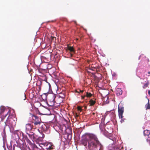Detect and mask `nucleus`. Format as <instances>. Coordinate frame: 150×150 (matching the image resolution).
Instances as JSON below:
<instances>
[{
  "mask_svg": "<svg viewBox=\"0 0 150 150\" xmlns=\"http://www.w3.org/2000/svg\"><path fill=\"white\" fill-rule=\"evenodd\" d=\"M86 137L88 138V139H83L81 142L84 146L87 145V142H88V148L90 150H94L98 146H100L101 149L102 145L99 141L97 136L95 134H87Z\"/></svg>",
  "mask_w": 150,
  "mask_h": 150,
  "instance_id": "f257e3e1",
  "label": "nucleus"
},
{
  "mask_svg": "<svg viewBox=\"0 0 150 150\" xmlns=\"http://www.w3.org/2000/svg\"><path fill=\"white\" fill-rule=\"evenodd\" d=\"M16 118L14 119L13 118H10L9 119L7 120L5 123V125H8L10 127L14 128L15 127L16 125Z\"/></svg>",
  "mask_w": 150,
  "mask_h": 150,
  "instance_id": "f03ea898",
  "label": "nucleus"
},
{
  "mask_svg": "<svg viewBox=\"0 0 150 150\" xmlns=\"http://www.w3.org/2000/svg\"><path fill=\"white\" fill-rule=\"evenodd\" d=\"M124 111V108L122 106H121L119 104L118 105V112L119 117V118L121 119L120 122L121 123L124 122V120L122 119L123 117V114Z\"/></svg>",
  "mask_w": 150,
  "mask_h": 150,
  "instance_id": "7ed1b4c3",
  "label": "nucleus"
},
{
  "mask_svg": "<svg viewBox=\"0 0 150 150\" xmlns=\"http://www.w3.org/2000/svg\"><path fill=\"white\" fill-rule=\"evenodd\" d=\"M39 145L41 147L43 146L41 145L46 146H47L46 149L47 150H53L54 148V146L51 143H49L47 144L46 143H40Z\"/></svg>",
  "mask_w": 150,
  "mask_h": 150,
  "instance_id": "20e7f679",
  "label": "nucleus"
},
{
  "mask_svg": "<svg viewBox=\"0 0 150 150\" xmlns=\"http://www.w3.org/2000/svg\"><path fill=\"white\" fill-rule=\"evenodd\" d=\"M67 50H69L71 53H70L71 57H72L73 54L75 53V50L73 47L69 46L68 45L67 46Z\"/></svg>",
  "mask_w": 150,
  "mask_h": 150,
  "instance_id": "39448f33",
  "label": "nucleus"
},
{
  "mask_svg": "<svg viewBox=\"0 0 150 150\" xmlns=\"http://www.w3.org/2000/svg\"><path fill=\"white\" fill-rule=\"evenodd\" d=\"M30 138L33 141H34L35 139L37 136L33 132H30L29 133H27Z\"/></svg>",
  "mask_w": 150,
  "mask_h": 150,
  "instance_id": "423d86ee",
  "label": "nucleus"
},
{
  "mask_svg": "<svg viewBox=\"0 0 150 150\" xmlns=\"http://www.w3.org/2000/svg\"><path fill=\"white\" fill-rule=\"evenodd\" d=\"M55 96L53 95H52L48 97H47V99L50 102H52L54 103L55 102Z\"/></svg>",
  "mask_w": 150,
  "mask_h": 150,
  "instance_id": "0eeeda50",
  "label": "nucleus"
},
{
  "mask_svg": "<svg viewBox=\"0 0 150 150\" xmlns=\"http://www.w3.org/2000/svg\"><path fill=\"white\" fill-rule=\"evenodd\" d=\"M44 135H42V137L40 136L38 137L37 136V137H36L34 141L40 144V143H39V142H42V141L43 138H44Z\"/></svg>",
  "mask_w": 150,
  "mask_h": 150,
  "instance_id": "6e6552de",
  "label": "nucleus"
},
{
  "mask_svg": "<svg viewBox=\"0 0 150 150\" xmlns=\"http://www.w3.org/2000/svg\"><path fill=\"white\" fill-rule=\"evenodd\" d=\"M33 126L31 124L28 123L25 125V128L26 130L30 131L33 128Z\"/></svg>",
  "mask_w": 150,
  "mask_h": 150,
  "instance_id": "1a4fd4ad",
  "label": "nucleus"
},
{
  "mask_svg": "<svg viewBox=\"0 0 150 150\" xmlns=\"http://www.w3.org/2000/svg\"><path fill=\"white\" fill-rule=\"evenodd\" d=\"M116 93L117 95H120L122 94V91L121 88H117L116 89Z\"/></svg>",
  "mask_w": 150,
  "mask_h": 150,
  "instance_id": "9d476101",
  "label": "nucleus"
},
{
  "mask_svg": "<svg viewBox=\"0 0 150 150\" xmlns=\"http://www.w3.org/2000/svg\"><path fill=\"white\" fill-rule=\"evenodd\" d=\"M20 98L21 100H25L26 99V95L25 93L22 94L20 96Z\"/></svg>",
  "mask_w": 150,
  "mask_h": 150,
  "instance_id": "9b49d317",
  "label": "nucleus"
},
{
  "mask_svg": "<svg viewBox=\"0 0 150 150\" xmlns=\"http://www.w3.org/2000/svg\"><path fill=\"white\" fill-rule=\"evenodd\" d=\"M150 134V131L149 130L146 129L144 131V134L145 136H148Z\"/></svg>",
  "mask_w": 150,
  "mask_h": 150,
  "instance_id": "f8f14e48",
  "label": "nucleus"
},
{
  "mask_svg": "<svg viewBox=\"0 0 150 150\" xmlns=\"http://www.w3.org/2000/svg\"><path fill=\"white\" fill-rule=\"evenodd\" d=\"M96 103L95 100H93L92 99H91L89 101V103L90 104V106H92L94 105Z\"/></svg>",
  "mask_w": 150,
  "mask_h": 150,
  "instance_id": "ddd939ff",
  "label": "nucleus"
},
{
  "mask_svg": "<svg viewBox=\"0 0 150 150\" xmlns=\"http://www.w3.org/2000/svg\"><path fill=\"white\" fill-rule=\"evenodd\" d=\"M12 112H14V110H9L8 111V112L5 115V117H6L8 115V117H9L10 115H11V113Z\"/></svg>",
  "mask_w": 150,
  "mask_h": 150,
  "instance_id": "4468645a",
  "label": "nucleus"
},
{
  "mask_svg": "<svg viewBox=\"0 0 150 150\" xmlns=\"http://www.w3.org/2000/svg\"><path fill=\"white\" fill-rule=\"evenodd\" d=\"M145 107L146 110L150 109V104L149 101L148 103L145 105Z\"/></svg>",
  "mask_w": 150,
  "mask_h": 150,
  "instance_id": "2eb2a0df",
  "label": "nucleus"
},
{
  "mask_svg": "<svg viewBox=\"0 0 150 150\" xmlns=\"http://www.w3.org/2000/svg\"><path fill=\"white\" fill-rule=\"evenodd\" d=\"M149 83L148 82V81H147L146 83L143 86V88H145L146 87H147L148 85H149Z\"/></svg>",
  "mask_w": 150,
  "mask_h": 150,
  "instance_id": "dca6fc26",
  "label": "nucleus"
},
{
  "mask_svg": "<svg viewBox=\"0 0 150 150\" xmlns=\"http://www.w3.org/2000/svg\"><path fill=\"white\" fill-rule=\"evenodd\" d=\"M31 115L33 120H34V121L35 120L37 119L39 117L38 116L32 114H31Z\"/></svg>",
  "mask_w": 150,
  "mask_h": 150,
  "instance_id": "f3484780",
  "label": "nucleus"
},
{
  "mask_svg": "<svg viewBox=\"0 0 150 150\" xmlns=\"http://www.w3.org/2000/svg\"><path fill=\"white\" fill-rule=\"evenodd\" d=\"M41 123V121H35L34 122V124L35 125H40V124Z\"/></svg>",
  "mask_w": 150,
  "mask_h": 150,
  "instance_id": "a211bd4d",
  "label": "nucleus"
},
{
  "mask_svg": "<svg viewBox=\"0 0 150 150\" xmlns=\"http://www.w3.org/2000/svg\"><path fill=\"white\" fill-rule=\"evenodd\" d=\"M86 96L87 97H90L92 96V94L90 93L87 92Z\"/></svg>",
  "mask_w": 150,
  "mask_h": 150,
  "instance_id": "6ab92c4d",
  "label": "nucleus"
},
{
  "mask_svg": "<svg viewBox=\"0 0 150 150\" xmlns=\"http://www.w3.org/2000/svg\"><path fill=\"white\" fill-rule=\"evenodd\" d=\"M147 142L150 145V137H148L146 139Z\"/></svg>",
  "mask_w": 150,
  "mask_h": 150,
  "instance_id": "aec40b11",
  "label": "nucleus"
},
{
  "mask_svg": "<svg viewBox=\"0 0 150 150\" xmlns=\"http://www.w3.org/2000/svg\"><path fill=\"white\" fill-rule=\"evenodd\" d=\"M5 111L4 107H2L1 108V112H3Z\"/></svg>",
  "mask_w": 150,
  "mask_h": 150,
  "instance_id": "412c9836",
  "label": "nucleus"
},
{
  "mask_svg": "<svg viewBox=\"0 0 150 150\" xmlns=\"http://www.w3.org/2000/svg\"><path fill=\"white\" fill-rule=\"evenodd\" d=\"M77 109L78 110L80 111V112L82 111V109L81 108L80 106H78L77 107Z\"/></svg>",
  "mask_w": 150,
  "mask_h": 150,
  "instance_id": "4be33fe9",
  "label": "nucleus"
},
{
  "mask_svg": "<svg viewBox=\"0 0 150 150\" xmlns=\"http://www.w3.org/2000/svg\"><path fill=\"white\" fill-rule=\"evenodd\" d=\"M26 140L27 141V142L29 144H31V141L28 138H27L26 139Z\"/></svg>",
  "mask_w": 150,
  "mask_h": 150,
  "instance_id": "5701e85b",
  "label": "nucleus"
},
{
  "mask_svg": "<svg viewBox=\"0 0 150 150\" xmlns=\"http://www.w3.org/2000/svg\"><path fill=\"white\" fill-rule=\"evenodd\" d=\"M83 90H81L80 89H78V90L76 91V92L78 93H83Z\"/></svg>",
  "mask_w": 150,
  "mask_h": 150,
  "instance_id": "b1692460",
  "label": "nucleus"
},
{
  "mask_svg": "<svg viewBox=\"0 0 150 150\" xmlns=\"http://www.w3.org/2000/svg\"><path fill=\"white\" fill-rule=\"evenodd\" d=\"M41 121V120L40 118H39V117L37 119H36L34 121Z\"/></svg>",
  "mask_w": 150,
  "mask_h": 150,
  "instance_id": "393cba45",
  "label": "nucleus"
},
{
  "mask_svg": "<svg viewBox=\"0 0 150 150\" xmlns=\"http://www.w3.org/2000/svg\"><path fill=\"white\" fill-rule=\"evenodd\" d=\"M148 94L150 96V90H148Z\"/></svg>",
  "mask_w": 150,
  "mask_h": 150,
  "instance_id": "a878e982",
  "label": "nucleus"
},
{
  "mask_svg": "<svg viewBox=\"0 0 150 150\" xmlns=\"http://www.w3.org/2000/svg\"><path fill=\"white\" fill-rule=\"evenodd\" d=\"M84 97H85V96H82V99H84Z\"/></svg>",
  "mask_w": 150,
  "mask_h": 150,
  "instance_id": "bb28decb",
  "label": "nucleus"
},
{
  "mask_svg": "<svg viewBox=\"0 0 150 150\" xmlns=\"http://www.w3.org/2000/svg\"><path fill=\"white\" fill-rule=\"evenodd\" d=\"M148 74H150V71H149V72H148Z\"/></svg>",
  "mask_w": 150,
  "mask_h": 150,
  "instance_id": "cd10ccee",
  "label": "nucleus"
},
{
  "mask_svg": "<svg viewBox=\"0 0 150 150\" xmlns=\"http://www.w3.org/2000/svg\"><path fill=\"white\" fill-rule=\"evenodd\" d=\"M38 150H40V149L37 148Z\"/></svg>",
  "mask_w": 150,
  "mask_h": 150,
  "instance_id": "c85d7f7f",
  "label": "nucleus"
},
{
  "mask_svg": "<svg viewBox=\"0 0 150 150\" xmlns=\"http://www.w3.org/2000/svg\"><path fill=\"white\" fill-rule=\"evenodd\" d=\"M5 127L4 129V130L5 132Z\"/></svg>",
  "mask_w": 150,
  "mask_h": 150,
  "instance_id": "c756f323",
  "label": "nucleus"
},
{
  "mask_svg": "<svg viewBox=\"0 0 150 150\" xmlns=\"http://www.w3.org/2000/svg\"><path fill=\"white\" fill-rule=\"evenodd\" d=\"M87 108V107L86 106H85V108Z\"/></svg>",
  "mask_w": 150,
  "mask_h": 150,
  "instance_id": "7c9ffc66",
  "label": "nucleus"
}]
</instances>
